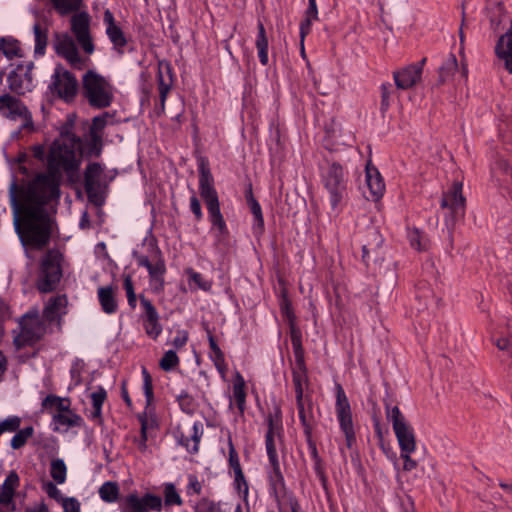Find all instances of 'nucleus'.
I'll use <instances>...</instances> for the list:
<instances>
[{"mask_svg": "<svg viewBox=\"0 0 512 512\" xmlns=\"http://www.w3.org/2000/svg\"><path fill=\"white\" fill-rule=\"evenodd\" d=\"M492 173L501 186L512 190V171L506 160H497L492 168Z\"/></svg>", "mask_w": 512, "mask_h": 512, "instance_id": "nucleus-37", "label": "nucleus"}, {"mask_svg": "<svg viewBox=\"0 0 512 512\" xmlns=\"http://www.w3.org/2000/svg\"><path fill=\"white\" fill-rule=\"evenodd\" d=\"M293 352L295 357V364L292 368V381L295 389L296 402H300L306 398L304 395V388L309 384L307 367L304 359V349L302 343L299 341L297 333L293 335Z\"/></svg>", "mask_w": 512, "mask_h": 512, "instance_id": "nucleus-12", "label": "nucleus"}, {"mask_svg": "<svg viewBox=\"0 0 512 512\" xmlns=\"http://www.w3.org/2000/svg\"><path fill=\"white\" fill-rule=\"evenodd\" d=\"M103 173V167L97 162L87 165L84 172V187L88 198L94 201L97 196V188L99 187V179Z\"/></svg>", "mask_w": 512, "mask_h": 512, "instance_id": "nucleus-23", "label": "nucleus"}, {"mask_svg": "<svg viewBox=\"0 0 512 512\" xmlns=\"http://www.w3.org/2000/svg\"><path fill=\"white\" fill-rule=\"evenodd\" d=\"M42 410L50 413L53 416V413L63 412L71 407V400L68 397H59L54 394L47 395L41 403Z\"/></svg>", "mask_w": 512, "mask_h": 512, "instance_id": "nucleus-36", "label": "nucleus"}, {"mask_svg": "<svg viewBox=\"0 0 512 512\" xmlns=\"http://www.w3.org/2000/svg\"><path fill=\"white\" fill-rule=\"evenodd\" d=\"M188 484L186 486V494L187 495H200L202 493V482L198 480V477L194 474H189L188 477Z\"/></svg>", "mask_w": 512, "mask_h": 512, "instance_id": "nucleus-61", "label": "nucleus"}, {"mask_svg": "<svg viewBox=\"0 0 512 512\" xmlns=\"http://www.w3.org/2000/svg\"><path fill=\"white\" fill-rule=\"evenodd\" d=\"M163 508V500L160 496L145 493L140 497L136 492L121 498L119 509L121 512H160Z\"/></svg>", "mask_w": 512, "mask_h": 512, "instance_id": "nucleus-13", "label": "nucleus"}, {"mask_svg": "<svg viewBox=\"0 0 512 512\" xmlns=\"http://www.w3.org/2000/svg\"><path fill=\"white\" fill-rule=\"evenodd\" d=\"M56 12L61 16L79 12L83 0H50Z\"/></svg>", "mask_w": 512, "mask_h": 512, "instance_id": "nucleus-43", "label": "nucleus"}, {"mask_svg": "<svg viewBox=\"0 0 512 512\" xmlns=\"http://www.w3.org/2000/svg\"><path fill=\"white\" fill-rule=\"evenodd\" d=\"M13 345L21 350L32 345V312L27 311L17 320V326L12 330Z\"/></svg>", "mask_w": 512, "mask_h": 512, "instance_id": "nucleus-16", "label": "nucleus"}, {"mask_svg": "<svg viewBox=\"0 0 512 512\" xmlns=\"http://www.w3.org/2000/svg\"><path fill=\"white\" fill-rule=\"evenodd\" d=\"M198 171L199 192L206 204L212 228L218 230L219 238L225 237L228 235V228L220 211L219 198L214 187V178L206 158L201 157L199 159Z\"/></svg>", "mask_w": 512, "mask_h": 512, "instance_id": "nucleus-3", "label": "nucleus"}, {"mask_svg": "<svg viewBox=\"0 0 512 512\" xmlns=\"http://www.w3.org/2000/svg\"><path fill=\"white\" fill-rule=\"evenodd\" d=\"M247 205L254 217L253 231L257 235H261L264 232V218L262 209L259 202L254 198L252 192V185H249L248 190L245 193Z\"/></svg>", "mask_w": 512, "mask_h": 512, "instance_id": "nucleus-33", "label": "nucleus"}, {"mask_svg": "<svg viewBox=\"0 0 512 512\" xmlns=\"http://www.w3.org/2000/svg\"><path fill=\"white\" fill-rule=\"evenodd\" d=\"M255 46L257 49V54H258L260 63L263 66H266L269 62V58H268L269 41H268L265 27L261 21H258V23H257V36L255 39Z\"/></svg>", "mask_w": 512, "mask_h": 512, "instance_id": "nucleus-38", "label": "nucleus"}, {"mask_svg": "<svg viewBox=\"0 0 512 512\" xmlns=\"http://www.w3.org/2000/svg\"><path fill=\"white\" fill-rule=\"evenodd\" d=\"M50 325L51 323L44 318L40 320L37 313H34V342L41 339L48 332H51Z\"/></svg>", "mask_w": 512, "mask_h": 512, "instance_id": "nucleus-53", "label": "nucleus"}, {"mask_svg": "<svg viewBox=\"0 0 512 512\" xmlns=\"http://www.w3.org/2000/svg\"><path fill=\"white\" fill-rule=\"evenodd\" d=\"M508 29L499 36L495 45L497 58L504 62L505 69L512 74V20Z\"/></svg>", "mask_w": 512, "mask_h": 512, "instance_id": "nucleus-19", "label": "nucleus"}, {"mask_svg": "<svg viewBox=\"0 0 512 512\" xmlns=\"http://www.w3.org/2000/svg\"><path fill=\"white\" fill-rule=\"evenodd\" d=\"M66 305H67L66 295H57V296L51 297L47 301V303L43 309V318L46 321H48L49 323L59 320L60 310L65 308Z\"/></svg>", "mask_w": 512, "mask_h": 512, "instance_id": "nucleus-34", "label": "nucleus"}, {"mask_svg": "<svg viewBox=\"0 0 512 512\" xmlns=\"http://www.w3.org/2000/svg\"><path fill=\"white\" fill-rule=\"evenodd\" d=\"M52 423L55 424L54 431H59L60 427H64L65 430L73 427H82L84 424L83 418L75 413L71 407L67 410L59 413H53Z\"/></svg>", "mask_w": 512, "mask_h": 512, "instance_id": "nucleus-28", "label": "nucleus"}, {"mask_svg": "<svg viewBox=\"0 0 512 512\" xmlns=\"http://www.w3.org/2000/svg\"><path fill=\"white\" fill-rule=\"evenodd\" d=\"M75 118L76 117L74 114H68L66 116L65 122L59 128V138L57 140H63L64 142L72 143H82L81 138L73 132Z\"/></svg>", "mask_w": 512, "mask_h": 512, "instance_id": "nucleus-42", "label": "nucleus"}, {"mask_svg": "<svg viewBox=\"0 0 512 512\" xmlns=\"http://www.w3.org/2000/svg\"><path fill=\"white\" fill-rule=\"evenodd\" d=\"M99 304L106 314H114L118 310V302L116 299V288L108 285L101 286L97 290Z\"/></svg>", "mask_w": 512, "mask_h": 512, "instance_id": "nucleus-31", "label": "nucleus"}, {"mask_svg": "<svg viewBox=\"0 0 512 512\" xmlns=\"http://www.w3.org/2000/svg\"><path fill=\"white\" fill-rule=\"evenodd\" d=\"M90 25L91 17L86 11L77 12L70 19L71 32L75 36L77 43L87 54H92L95 49Z\"/></svg>", "mask_w": 512, "mask_h": 512, "instance_id": "nucleus-14", "label": "nucleus"}, {"mask_svg": "<svg viewBox=\"0 0 512 512\" xmlns=\"http://www.w3.org/2000/svg\"><path fill=\"white\" fill-rule=\"evenodd\" d=\"M28 109L17 98L10 95L0 96V114L9 119L25 118Z\"/></svg>", "mask_w": 512, "mask_h": 512, "instance_id": "nucleus-20", "label": "nucleus"}, {"mask_svg": "<svg viewBox=\"0 0 512 512\" xmlns=\"http://www.w3.org/2000/svg\"><path fill=\"white\" fill-rule=\"evenodd\" d=\"M418 67L412 64L393 72L395 85L398 89L407 90L416 85L421 79Z\"/></svg>", "mask_w": 512, "mask_h": 512, "instance_id": "nucleus-22", "label": "nucleus"}, {"mask_svg": "<svg viewBox=\"0 0 512 512\" xmlns=\"http://www.w3.org/2000/svg\"><path fill=\"white\" fill-rule=\"evenodd\" d=\"M186 274L189 276V281L193 282L198 288L204 291H208L211 288L210 282L204 280L203 276L193 269H187Z\"/></svg>", "mask_w": 512, "mask_h": 512, "instance_id": "nucleus-60", "label": "nucleus"}, {"mask_svg": "<svg viewBox=\"0 0 512 512\" xmlns=\"http://www.w3.org/2000/svg\"><path fill=\"white\" fill-rule=\"evenodd\" d=\"M458 69V62L454 54H449L444 63L439 67V82L444 83L450 79Z\"/></svg>", "mask_w": 512, "mask_h": 512, "instance_id": "nucleus-47", "label": "nucleus"}, {"mask_svg": "<svg viewBox=\"0 0 512 512\" xmlns=\"http://www.w3.org/2000/svg\"><path fill=\"white\" fill-rule=\"evenodd\" d=\"M82 95L91 107L104 109L113 102L114 88L104 76L89 70L82 78Z\"/></svg>", "mask_w": 512, "mask_h": 512, "instance_id": "nucleus-6", "label": "nucleus"}, {"mask_svg": "<svg viewBox=\"0 0 512 512\" xmlns=\"http://www.w3.org/2000/svg\"><path fill=\"white\" fill-rule=\"evenodd\" d=\"M61 505L64 512H81V504L75 497H66Z\"/></svg>", "mask_w": 512, "mask_h": 512, "instance_id": "nucleus-64", "label": "nucleus"}, {"mask_svg": "<svg viewBox=\"0 0 512 512\" xmlns=\"http://www.w3.org/2000/svg\"><path fill=\"white\" fill-rule=\"evenodd\" d=\"M20 427V418L8 417L0 422V435L3 433H12Z\"/></svg>", "mask_w": 512, "mask_h": 512, "instance_id": "nucleus-62", "label": "nucleus"}, {"mask_svg": "<svg viewBox=\"0 0 512 512\" xmlns=\"http://www.w3.org/2000/svg\"><path fill=\"white\" fill-rule=\"evenodd\" d=\"M299 418L304 429V435L309 436V433L313 432L315 424L314 415L312 412V399L306 395V398L296 402Z\"/></svg>", "mask_w": 512, "mask_h": 512, "instance_id": "nucleus-30", "label": "nucleus"}, {"mask_svg": "<svg viewBox=\"0 0 512 512\" xmlns=\"http://www.w3.org/2000/svg\"><path fill=\"white\" fill-rule=\"evenodd\" d=\"M63 255L57 248L48 249L40 258L36 287L41 293L55 291L62 279Z\"/></svg>", "mask_w": 512, "mask_h": 512, "instance_id": "nucleus-5", "label": "nucleus"}, {"mask_svg": "<svg viewBox=\"0 0 512 512\" xmlns=\"http://www.w3.org/2000/svg\"><path fill=\"white\" fill-rule=\"evenodd\" d=\"M90 398L92 401V411L90 418L98 424H101L102 406L107 398V392L103 387L99 386L95 392L91 393Z\"/></svg>", "mask_w": 512, "mask_h": 512, "instance_id": "nucleus-41", "label": "nucleus"}, {"mask_svg": "<svg viewBox=\"0 0 512 512\" xmlns=\"http://www.w3.org/2000/svg\"><path fill=\"white\" fill-rule=\"evenodd\" d=\"M368 240L367 242L365 243L366 245L370 246V248L372 249V251H377L383 244V237L382 235L380 234V232L375 229V228H371L368 230Z\"/></svg>", "mask_w": 512, "mask_h": 512, "instance_id": "nucleus-58", "label": "nucleus"}, {"mask_svg": "<svg viewBox=\"0 0 512 512\" xmlns=\"http://www.w3.org/2000/svg\"><path fill=\"white\" fill-rule=\"evenodd\" d=\"M393 430L400 447V452H414L416 450L414 430L408 422L393 428Z\"/></svg>", "mask_w": 512, "mask_h": 512, "instance_id": "nucleus-29", "label": "nucleus"}, {"mask_svg": "<svg viewBox=\"0 0 512 512\" xmlns=\"http://www.w3.org/2000/svg\"><path fill=\"white\" fill-rule=\"evenodd\" d=\"M100 498L107 503L116 502L119 499V486L116 482L107 481L99 488Z\"/></svg>", "mask_w": 512, "mask_h": 512, "instance_id": "nucleus-46", "label": "nucleus"}, {"mask_svg": "<svg viewBox=\"0 0 512 512\" xmlns=\"http://www.w3.org/2000/svg\"><path fill=\"white\" fill-rule=\"evenodd\" d=\"M139 300L143 308V314L141 317L145 333L153 340H156L163 330L160 323V316L152 302L143 294L139 295Z\"/></svg>", "mask_w": 512, "mask_h": 512, "instance_id": "nucleus-15", "label": "nucleus"}, {"mask_svg": "<svg viewBox=\"0 0 512 512\" xmlns=\"http://www.w3.org/2000/svg\"><path fill=\"white\" fill-rule=\"evenodd\" d=\"M59 197H49L45 193L36 191L34 181V251L42 250L50 243L57 231V223L42 207Z\"/></svg>", "mask_w": 512, "mask_h": 512, "instance_id": "nucleus-4", "label": "nucleus"}, {"mask_svg": "<svg viewBox=\"0 0 512 512\" xmlns=\"http://www.w3.org/2000/svg\"><path fill=\"white\" fill-rule=\"evenodd\" d=\"M163 495L166 507L181 506L183 504V500L173 483H165L163 485Z\"/></svg>", "mask_w": 512, "mask_h": 512, "instance_id": "nucleus-48", "label": "nucleus"}, {"mask_svg": "<svg viewBox=\"0 0 512 512\" xmlns=\"http://www.w3.org/2000/svg\"><path fill=\"white\" fill-rule=\"evenodd\" d=\"M29 166L28 156L21 154L13 164L15 180L10 187L15 230L28 257L32 251V178Z\"/></svg>", "mask_w": 512, "mask_h": 512, "instance_id": "nucleus-2", "label": "nucleus"}, {"mask_svg": "<svg viewBox=\"0 0 512 512\" xmlns=\"http://www.w3.org/2000/svg\"><path fill=\"white\" fill-rule=\"evenodd\" d=\"M49 88L53 95L66 103H71L77 96L79 85L76 77L59 65L54 70Z\"/></svg>", "mask_w": 512, "mask_h": 512, "instance_id": "nucleus-10", "label": "nucleus"}, {"mask_svg": "<svg viewBox=\"0 0 512 512\" xmlns=\"http://www.w3.org/2000/svg\"><path fill=\"white\" fill-rule=\"evenodd\" d=\"M58 55L64 57L73 67L81 69L83 61L79 55L76 44L71 36L58 37L54 43Z\"/></svg>", "mask_w": 512, "mask_h": 512, "instance_id": "nucleus-17", "label": "nucleus"}, {"mask_svg": "<svg viewBox=\"0 0 512 512\" xmlns=\"http://www.w3.org/2000/svg\"><path fill=\"white\" fill-rule=\"evenodd\" d=\"M82 143L54 140L47 155V172L34 173L36 191L49 197L60 198L62 172L71 183L79 180V170L82 163Z\"/></svg>", "mask_w": 512, "mask_h": 512, "instance_id": "nucleus-1", "label": "nucleus"}, {"mask_svg": "<svg viewBox=\"0 0 512 512\" xmlns=\"http://www.w3.org/2000/svg\"><path fill=\"white\" fill-rule=\"evenodd\" d=\"M268 422V431L266 433L265 437V445H266V451L269 453L270 448L273 450V452L276 451V445H275V437L280 435V431L282 429L281 426V418H280V410H276L275 416L269 414L267 417Z\"/></svg>", "mask_w": 512, "mask_h": 512, "instance_id": "nucleus-35", "label": "nucleus"}, {"mask_svg": "<svg viewBox=\"0 0 512 512\" xmlns=\"http://www.w3.org/2000/svg\"><path fill=\"white\" fill-rule=\"evenodd\" d=\"M56 484V482L53 483L52 481H44L42 483V489L50 498L54 499L58 503H61L66 497L62 496L61 491L57 488Z\"/></svg>", "mask_w": 512, "mask_h": 512, "instance_id": "nucleus-59", "label": "nucleus"}, {"mask_svg": "<svg viewBox=\"0 0 512 512\" xmlns=\"http://www.w3.org/2000/svg\"><path fill=\"white\" fill-rule=\"evenodd\" d=\"M202 431L197 423L186 427L185 430L176 431L177 442L185 447L190 453H197Z\"/></svg>", "mask_w": 512, "mask_h": 512, "instance_id": "nucleus-21", "label": "nucleus"}, {"mask_svg": "<svg viewBox=\"0 0 512 512\" xmlns=\"http://www.w3.org/2000/svg\"><path fill=\"white\" fill-rule=\"evenodd\" d=\"M19 485V477L15 472H11L3 484L0 485V506L7 510H14L13 503L14 491Z\"/></svg>", "mask_w": 512, "mask_h": 512, "instance_id": "nucleus-25", "label": "nucleus"}, {"mask_svg": "<svg viewBox=\"0 0 512 512\" xmlns=\"http://www.w3.org/2000/svg\"><path fill=\"white\" fill-rule=\"evenodd\" d=\"M366 183L372 200L376 201L383 196L385 191L384 180L378 169L370 163L366 165Z\"/></svg>", "mask_w": 512, "mask_h": 512, "instance_id": "nucleus-26", "label": "nucleus"}, {"mask_svg": "<svg viewBox=\"0 0 512 512\" xmlns=\"http://www.w3.org/2000/svg\"><path fill=\"white\" fill-rule=\"evenodd\" d=\"M32 435V427H26L23 430H20L16 433L11 439V446L13 449L21 448L27 441V439Z\"/></svg>", "mask_w": 512, "mask_h": 512, "instance_id": "nucleus-57", "label": "nucleus"}, {"mask_svg": "<svg viewBox=\"0 0 512 512\" xmlns=\"http://www.w3.org/2000/svg\"><path fill=\"white\" fill-rule=\"evenodd\" d=\"M195 512H221L219 503L208 498L200 499L194 507Z\"/></svg>", "mask_w": 512, "mask_h": 512, "instance_id": "nucleus-56", "label": "nucleus"}, {"mask_svg": "<svg viewBox=\"0 0 512 512\" xmlns=\"http://www.w3.org/2000/svg\"><path fill=\"white\" fill-rule=\"evenodd\" d=\"M321 182L329 194L332 208L335 209L347 193L348 178L343 166L327 160L321 167Z\"/></svg>", "mask_w": 512, "mask_h": 512, "instance_id": "nucleus-7", "label": "nucleus"}, {"mask_svg": "<svg viewBox=\"0 0 512 512\" xmlns=\"http://www.w3.org/2000/svg\"><path fill=\"white\" fill-rule=\"evenodd\" d=\"M309 5L306 10V19L301 22L300 25V36L301 41L303 42L305 36L310 33L311 30V21L318 19V10L316 5V0H308Z\"/></svg>", "mask_w": 512, "mask_h": 512, "instance_id": "nucleus-45", "label": "nucleus"}, {"mask_svg": "<svg viewBox=\"0 0 512 512\" xmlns=\"http://www.w3.org/2000/svg\"><path fill=\"white\" fill-rule=\"evenodd\" d=\"M103 21L106 25V34L114 47L122 49L127 44V39L122 29L115 23L113 13L107 9L103 15Z\"/></svg>", "mask_w": 512, "mask_h": 512, "instance_id": "nucleus-24", "label": "nucleus"}, {"mask_svg": "<svg viewBox=\"0 0 512 512\" xmlns=\"http://www.w3.org/2000/svg\"><path fill=\"white\" fill-rule=\"evenodd\" d=\"M269 462L272 466V472L270 473V482L272 489L276 493L279 489L283 488L285 485L284 477L282 475L281 469H280V463L278 460L277 452H273V450L270 448L269 453H267Z\"/></svg>", "mask_w": 512, "mask_h": 512, "instance_id": "nucleus-39", "label": "nucleus"}, {"mask_svg": "<svg viewBox=\"0 0 512 512\" xmlns=\"http://www.w3.org/2000/svg\"><path fill=\"white\" fill-rule=\"evenodd\" d=\"M462 188V182L455 181L447 191L443 192L440 201V207L446 210L444 217L449 234L456 222L465 216L466 199L463 196Z\"/></svg>", "mask_w": 512, "mask_h": 512, "instance_id": "nucleus-8", "label": "nucleus"}, {"mask_svg": "<svg viewBox=\"0 0 512 512\" xmlns=\"http://www.w3.org/2000/svg\"><path fill=\"white\" fill-rule=\"evenodd\" d=\"M157 80L160 98V106L157 108V114L161 115L165 111L166 98L173 85L172 69L169 63H159Z\"/></svg>", "mask_w": 512, "mask_h": 512, "instance_id": "nucleus-18", "label": "nucleus"}, {"mask_svg": "<svg viewBox=\"0 0 512 512\" xmlns=\"http://www.w3.org/2000/svg\"><path fill=\"white\" fill-rule=\"evenodd\" d=\"M50 475L57 484H63L66 481L67 467L62 459L51 460Z\"/></svg>", "mask_w": 512, "mask_h": 512, "instance_id": "nucleus-49", "label": "nucleus"}, {"mask_svg": "<svg viewBox=\"0 0 512 512\" xmlns=\"http://www.w3.org/2000/svg\"><path fill=\"white\" fill-rule=\"evenodd\" d=\"M34 36H35V41H36L34 52L37 54H44L45 47L47 45V38L40 31V29L37 25L34 26Z\"/></svg>", "mask_w": 512, "mask_h": 512, "instance_id": "nucleus-63", "label": "nucleus"}, {"mask_svg": "<svg viewBox=\"0 0 512 512\" xmlns=\"http://www.w3.org/2000/svg\"><path fill=\"white\" fill-rule=\"evenodd\" d=\"M233 399L239 413L243 415L246 409L245 380L239 372L236 373L233 382Z\"/></svg>", "mask_w": 512, "mask_h": 512, "instance_id": "nucleus-40", "label": "nucleus"}, {"mask_svg": "<svg viewBox=\"0 0 512 512\" xmlns=\"http://www.w3.org/2000/svg\"><path fill=\"white\" fill-rule=\"evenodd\" d=\"M381 90V102L380 111L382 114L386 113L390 107L391 96L394 92L393 85L389 82L383 83L380 87Z\"/></svg>", "mask_w": 512, "mask_h": 512, "instance_id": "nucleus-50", "label": "nucleus"}, {"mask_svg": "<svg viewBox=\"0 0 512 512\" xmlns=\"http://www.w3.org/2000/svg\"><path fill=\"white\" fill-rule=\"evenodd\" d=\"M336 415L340 429L345 435V442L348 449H352L356 443V436L353 426L351 406L344 389L340 384L336 386Z\"/></svg>", "mask_w": 512, "mask_h": 512, "instance_id": "nucleus-11", "label": "nucleus"}, {"mask_svg": "<svg viewBox=\"0 0 512 512\" xmlns=\"http://www.w3.org/2000/svg\"><path fill=\"white\" fill-rule=\"evenodd\" d=\"M408 239L410 245L416 250L422 251L427 249V239L418 229L409 231Z\"/></svg>", "mask_w": 512, "mask_h": 512, "instance_id": "nucleus-51", "label": "nucleus"}, {"mask_svg": "<svg viewBox=\"0 0 512 512\" xmlns=\"http://www.w3.org/2000/svg\"><path fill=\"white\" fill-rule=\"evenodd\" d=\"M31 67V64H28L27 69L24 70L23 67L18 66L8 76L9 86L14 92L24 94L25 91L30 90L31 78L29 77V71Z\"/></svg>", "mask_w": 512, "mask_h": 512, "instance_id": "nucleus-27", "label": "nucleus"}, {"mask_svg": "<svg viewBox=\"0 0 512 512\" xmlns=\"http://www.w3.org/2000/svg\"><path fill=\"white\" fill-rule=\"evenodd\" d=\"M151 255H136L137 265L147 269L149 274V284L151 290L159 294L163 292L165 286L166 264L161 250L156 244H149Z\"/></svg>", "mask_w": 512, "mask_h": 512, "instance_id": "nucleus-9", "label": "nucleus"}, {"mask_svg": "<svg viewBox=\"0 0 512 512\" xmlns=\"http://www.w3.org/2000/svg\"><path fill=\"white\" fill-rule=\"evenodd\" d=\"M179 364V357L176 352L173 350H168L165 352L163 357L159 362V366L164 371H170L175 368Z\"/></svg>", "mask_w": 512, "mask_h": 512, "instance_id": "nucleus-52", "label": "nucleus"}, {"mask_svg": "<svg viewBox=\"0 0 512 512\" xmlns=\"http://www.w3.org/2000/svg\"><path fill=\"white\" fill-rule=\"evenodd\" d=\"M208 342H209V347L213 353V355L211 356L217 370L222 374L224 375L225 372H226V363H225V358H224V354L223 352L221 351L220 347L218 346V344L216 343V340L214 338V336L212 335V333L208 330Z\"/></svg>", "mask_w": 512, "mask_h": 512, "instance_id": "nucleus-44", "label": "nucleus"}, {"mask_svg": "<svg viewBox=\"0 0 512 512\" xmlns=\"http://www.w3.org/2000/svg\"><path fill=\"white\" fill-rule=\"evenodd\" d=\"M386 415L387 418L392 422V427L396 428L402 424L407 423L406 418L401 413L400 409L397 406H394L393 408H389L388 405H386Z\"/></svg>", "mask_w": 512, "mask_h": 512, "instance_id": "nucleus-55", "label": "nucleus"}, {"mask_svg": "<svg viewBox=\"0 0 512 512\" xmlns=\"http://www.w3.org/2000/svg\"><path fill=\"white\" fill-rule=\"evenodd\" d=\"M280 311L282 315L287 319L290 328L291 344L293 345V335L297 333L299 341L302 343V334L300 329L295 324V314L292 309V303L288 298L286 290H282L281 298L279 301Z\"/></svg>", "mask_w": 512, "mask_h": 512, "instance_id": "nucleus-32", "label": "nucleus"}, {"mask_svg": "<svg viewBox=\"0 0 512 512\" xmlns=\"http://www.w3.org/2000/svg\"><path fill=\"white\" fill-rule=\"evenodd\" d=\"M0 50L7 58L10 59L18 55L19 44L16 40L13 39H1Z\"/></svg>", "mask_w": 512, "mask_h": 512, "instance_id": "nucleus-54", "label": "nucleus"}]
</instances>
